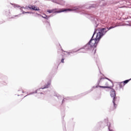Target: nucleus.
Masks as SVG:
<instances>
[{
    "label": "nucleus",
    "instance_id": "nucleus-3",
    "mask_svg": "<svg viewBox=\"0 0 131 131\" xmlns=\"http://www.w3.org/2000/svg\"><path fill=\"white\" fill-rule=\"evenodd\" d=\"M111 96L113 98V103L114 104L113 106L111 107V111L113 110H115L116 109V107H117V105L115 104V99H116V94L115 93V91L114 90H112L111 91Z\"/></svg>",
    "mask_w": 131,
    "mask_h": 131
},
{
    "label": "nucleus",
    "instance_id": "nucleus-6",
    "mask_svg": "<svg viewBox=\"0 0 131 131\" xmlns=\"http://www.w3.org/2000/svg\"><path fill=\"white\" fill-rule=\"evenodd\" d=\"M30 10H33L34 11H39V8L38 7H35V6L30 5L28 6Z\"/></svg>",
    "mask_w": 131,
    "mask_h": 131
},
{
    "label": "nucleus",
    "instance_id": "nucleus-17",
    "mask_svg": "<svg viewBox=\"0 0 131 131\" xmlns=\"http://www.w3.org/2000/svg\"><path fill=\"white\" fill-rule=\"evenodd\" d=\"M46 17H48V16H47V15H46Z\"/></svg>",
    "mask_w": 131,
    "mask_h": 131
},
{
    "label": "nucleus",
    "instance_id": "nucleus-16",
    "mask_svg": "<svg viewBox=\"0 0 131 131\" xmlns=\"http://www.w3.org/2000/svg\"><path fill=\"white\" fill-rule=\"evenodd\" d=\"M22 93H24L23 91L21 92Z\"/></svg>",
    "mask_w": 131,
    "mask_h": 131
},
{
    "label": "nucleus",
    "instance_id": "nucleus-8",
    "mask_svg": "<svg viewBox=\"0 0 131 131\" xmlns=\"http://www.w3.org/2000/svg\"><path fill=\"white\" fill-rule=\"evenodd\" d=\"M119 86V88L120 89H122L123 88V86H124V83H123V82H121L120 83H119L118 84Z\"/></svg>",
    "mask_w": 131,
    "mask_h": 131
},
{
    "label": "nucleus",
    "instance_id": "nucleus-7",
    "mask_svg": "<svg viewBox=\"0 0 131 131\" xmlns=\"http://www.w3.org/2000/svg\"><path fill=\"white\" fill-rule=\"evenodd\" d=\"M56 4H58V5H61L62 6L64 5L65 4V1L63 0H59L57 2H56Z\"/></svg>",
    "mask_w": 131,
    "mask_h": 131
},
{
    "label": "nucleus",
    "instance_id": "nucleus-10",
    "mask_svg": "<svg viewBox=\"0 0 131 131\" xmlns=\"http://www.w3.org/2000/svg\"><path fill=\"white\" fill-rule=\"evenodd\" d=\"M131 80V78L130 79L128 80H126L124 81H123V83H124V85H125V84H126V83H127L128 82H129Z\"/></svg>",
    "mask_w": 131,
    "mask_h": 131
},
{
    "label": "nucleus",
    "instance_id": "nucleus-11",
    "mask_svg": "<svg viewBox=\"0 0 131 131\" xmlns=\"http://www.w3.org/2000/svg\"><path fill=\"white\" fill-rule=\"evenodd\" d=\"M112 28H114V27H110V28H106V29L107 30V31H109L110 29H112Z\"/></svg>",
    "mask_w": 131,
    "mask_h": 131
},
{
    "label": "nucleus",
    "instance_id": "nucleus-15",
    "mask_svg": "<svg viewBox=\"0 0 131 131\" xmlns=\"http://www.w3.org/2000/svg\"><path fill=\"white\" fill-rule=\"evenodd\" d=\"M68 55H70V52H68Z\"/></svg>",
    "mask_w": 131,
    "mask_h": 131
},
{
    "label": "nucleus",
    "instance_id": "nucleus-2",
    "mask_svg": "<svg viewBox=\"0 0 131 131\" xmlns=\"http://www.w3.org/2000/svg\"><path fill=\"white\" fill-rule=\"evenodd\" d=\"M99 83L104 86H96V88H102V89H111L110 84H112V82L107 79L101 78L99 81Z\"/></svg>",
    "mask_w": 131,
    "mask_h": 131
},
{
    "label": "nucleus",
    "instance_id": "nucleus-13",
    "mask_svg": "<svg viewBox=\"0 0 131 131\" xmlns=\"http://www.w3.org/2000/svg\"><path fill=\"white\" fill-rule=\"evenodd\" d=\"M47 23L48 24V25H49V26H51V25L50 24V22L47 21Z\"/></svg>",
    "mask_w": 131,
    "mask_h": 131
},
{
    "label": "nucleus",
    "instance_id": "nucleus-5",
    "mask_svg": "<svg viewBox=\"0 0 131 131\" xmlns=\"http://www.w3.org/2000/svg\"><path fill=\"white\" fill-rule=\"evenodd\" d=\"M108 31V30H107V28H104L100 29V31L97 33H100V38H101L102 36L103 35H105L106 34V33Z\"/></svg>",
    "mask_w": 131,
    "mask_h": 131
},
{
    "label": "nucleus",
    "instance_id": "nucleus-14",
    "mask_svg": "<svg viewBox=\"0 0 131 131\" xmlns=\"http://www.w3.org/2000/svg\"><path fill=\"white\" fill-rule=\"evenodd\" d=\"M42 18H44L45 19H48V18H47V17H46V16H42Z\"/></svg>",
    "mask_w": 131,
    "mask_h": 131
},
{
    "label": "nucleus",
    "instance_id": "nucleus-9",
    "mask_svg": "<svg viewBox=\"0 0 131 131\" xmlns=\"http://www.w3.org/2000/svg\"><path fill=\"white\" fill-rule=\"evenodd\" d=\"M50 85H51V82H49L47 84L45 85L44 88H42V89L43 90V89H48Z\"/></svg>",
    "mask_w": 131,
    "mask_h": 131
},
{
    "label": "nucleus",
    "instance_id": "nucleus-4",
    "mask_svg": "<svg viewBox=\"0 0 131 131\" xmlns=\"http://www.w3.org/2000/svg\"><path fill=\"white\" fill-rule=\"evenodd\" d=\"M67 11H73V9L68 8V9H62L60 11H57V9H52V10H47L48 13L49 14H51L52 13H61V12H67Z\"/></svg>",
    "mask_w": 131,
    "mask_h": 131
},
{
    "label": "nucleus",
    "instance_id": "nucleus-12",
    "mask_svg": "<svg viewBox=\"0 0 131 131\" xmlns=\"http://www.w3.org/2000/svg\"><path fill=\"white\" fill-rule=\"evenodd\" d=\"M64 58H62V59H61V63H64Z\"/></svg>",
    "mask_w": 131,
    "mask_h": 131
},
{
    "label": "nucleus",
    "instance_id": "nucleus-1",
    "mask_svg": "<svg viewBox=\"0 0 131 131\" xmlns=\"http://www.w3.org/2000/svg\"><path fill=\"white\" fill-rule=\"evenodd\" d=\"M94 35H95V33L93 34V36H92L90 41L86 45L85 48L86 49H88V50L93 49L94 50L95 54L96 50V48H97V46H98V43H99V41H100V39H101V35L100 33H97L96 37L95 39H94Z\"/></svg>",
    "mask_w": 131,
    "mask_h": 131
}]
</instances>
